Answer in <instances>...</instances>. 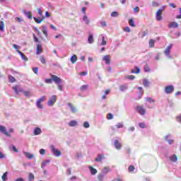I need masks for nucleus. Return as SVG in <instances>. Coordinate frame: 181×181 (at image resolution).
Instances as JSON below:
<instances>
[{
    "mask_svg": "<svg viewBox=\"0 0 181 181\" xmlns=\"http://www.w3.org/2000/svg\"><path fill=\"white\" fill-rule=\"evenodd\" d=\"M50 76L52 78L53 81L55 83V84L58 85V89L59 90V91H63V86H62V79L54 74H50Z\"/></svg>",
    "mask_w": 181,
    "mask_h": 181,
    "instance_id": "obj_1",
    "label": "nucleus"
},
{
    "mask_svg": "<svg viewBox=\"0 0 181 181\" xmlns=\"http://www.w3.org/2000/svg\"><path fill=\"white\" fill-rule=\"evenodd\" d=\"M175 91V87L173 85H168L165 87L164 93L165 94H172Z\"/></svg>",
    "mask_w": 181,
    "mask_h": 181,
    "instance_id": "obj_2",
    "label": "nucleus"
},
{
    "mask_svg": "<svg viewBox=\"0 0 181 181\" xmlns=\"http://www.w3.org/2000/svg\"><path fill=\"white\" fill-rule=\"evenodd\" d=\"M136 110L141 115H145L146 114V110L144 108V106H137Z\"/></svg>",
    "mask_w": 181,
    "mask_h": 181,
    "instance_id": "obj_3",
    "label": "nucleus"
},
{
    "mask_svg": "<svg viewBox=\"0 0 181 181\" xmlns=\"http://www.w3.org/2000/svg\"><path fill=\"white\" fill-rule=\"evenodd\" d=\"M56 101H57V97L56 96V95H54L52 96L51 98H49L48 101V105H49L50 107L54 105Z\"/></svg>",
    "mask_w": 181,
    "mask_h": 181,
    "instance_id": "obj_4",
    "label": "nucleus"
},
{
    "mask_svg": "<svg viewBox=\"0 0 181 181\" xmlns=\"http://www.w3.org/2000/svg\"><path fill=\"white\" fill-rule=\"evenodd\" d=\"M50 148L55 156L57 157L62 156V151L56 149V148H54V146H51Z\"/></svg>",
    "mask_w": 181,
    "mask_h": 181,
    "instance_id": "obj_5",
    "label": "nucleus"
},
{
    "mask_svg": "<svg viewBox=\"0 0 181 181\" xmlns=\"http://www.w3.org/2000/svg\"><path fill=\"white\" fill-rule=\"evenodd\" d=\"M163 10H158L156 14V21L160 22L163 19V16H162V12Z\"/></svg>",
    "mask_w": 181,
    "mask_h": 181,
    "instance_id": "obj_6",
    "label": "nucleus"
},
{
    "mask_svg": "<svg viewBox=\"0 0 181 181\" xmlns=\"http://www.w3.org/2000/svg\"><path fill=\"white\" fill-rule=\"evenodd\" d=\"M173 47V45L170 44L166 49L164 51V54L165 56H170V50H172V47Z\"/></svg>",
    "mask_w": 181,
    "mask_h": 181,
    "instance_id": "obj_7",
    "label": "nucleus"
},
{
    "mask_svg": "<svg viewBox=\"0 0 181 181\" xmlns=\"http://www.w3.org/2000/svg\"><path fill=\"white\" fill-rule=\"evenodd\" d=\"M0 132H2L6 136H11V134L6 132V127L5 126H0Z\"/></svg>",
    "mask_w": 181,
    "mask_h": 181,
    "instance_id": "obj_8",
    "label": "nucleus"
},
{
    "mask_svg": "<svg viewBox=\"0 0 181 181\" xmlns=\"http://www.w3.org/2000/svg\"><path fill=\"white\" fill-rule=\"evenodd\" d=\"M103 62H105L106 64L110 65L111 64V56L110 55H105L103 57Z\"/></svg>",
    "mask_w": 181,
    "mask_h": 181,
    "instance_id": "obj_9",
    "label": "nucleus"
},
{
    "mask_svg": "<svg viewBox=\"0 0 181 181\" xmlns=\"http://www.w3.org/2000/svg\"><path fill=\"white\" fill-rule=\"evenodd\" d=\"M17 53L21 56V59L24 60V62H29V59L23 54V52H21L20 50H17Z\"/></svg>",
    "mask_w": 181,
    "mask_h": 181,
    "instance_id": "obj_10",
    "label": "nucleus"
},
{
    "mask_svg": "<svg viewBox=\"0 0 181 181\" xmlns=\"http://www.w3.org/2000/svg\"><path fill=\"white\" fill-rule=\"evenodd\" d=\"M180 26V25L179 23H177V22H171V23H170V24L168 25V28H169L170 29L179 28Z\"/></svg>",
    "mask_w": 181,
    "mask_h": 181,
    "instance_id": "obj_11",
    "label": "nucleus"
},
{
    "mask_svg": "<svg viewBox=\"0 0 181 181\" xmlns=\"http://www.w3.org/2000/svg\"><path fill=\"white\" fill-rule=\"evenodd\" d=\"M42 52H43L42 45L40 44L37 45L35 54H40V53H42Z\"/></svg>",
    "mask_w": 181,
    "mask_h": 181,
    "instance_id": "obj_12",
    "label": "nucleus"
},
{
    "mask_svg": "<svg viewBox=\"0 0 181 181\" xmlns=\"http://www.w3.org/2000/svg\"><path fill=\"white\" fill-rule=\"evenodd\" d=\"M114 144L116 149L119 150L121 149V148H122V145H121L120 142L118 140H115Z\"/></svg>",
    "mask_w": 181,
    "mask_h": 181,
    "instance_id": "obj_13",
    "label": "nucleus"
},
{
    "mask_svg": "<svg viewBox=\"0 0 181 181\" xmlns=\"http://www.w3.org/2000/svg\"><path fill=\"white\" fill-rule=\"evenodd\" d=\"M131 73H132L133 74H139V73H141V69H139V67L135 66L134 69H132Z\"/></svg>",
    "mask_w": 181,
    "mask_h": 181,
    "instance_id": "obj_14",
    "label": "nucleus"
},
{
    "mask_svg": "<svg viewBox=\"0 0 181 181\" xmlns=\"http://www.w3.org/2000/svg\"><path fill=\"white\" fill-rule=\"evenodd\" d=\"M45 19H46V17H45V16H42L41 19L34 17V21L35 22H36V23H41L42 22H43V21H45Z\"/></svg>",
    "mask_w": 181,
    "mask_h": 181,
    "instance_id": "obj_15",
    "label": "nucleus"
},
{
    "mask_svg": "<svg viewBox=\"0 0 181 181\" xmlns=\"http://www.w3.org/2000/svg\"><path fill=\"white\" fill-rule=\"evenodd\" d=\"M24 155H25L28 159H33V158H35V155L31 154L30 153L28 152H24Z\"/></svg>",
    "mask_w": 181,
    "mask_h": 181,
    "instance_id": "obj_16",
    "label": "nucleus"
},
{
    "mask_svg": "<svg viewBox=\"0 0 181 181\" xmlns=\"http://www.w3.org/2000/svg\"><path fill=\"white\" fill-rule=\"evenodd\" d=\"M69 107H70L71 112L75 114V112H77V109H76V107H74V105H73V104L69 103H68Z\"/></svg>",
    "mask_w": 181,
    "mask_h": 181,
    "instance_id": "obj_17",
    "label": "nucleus"
},
{
    "mask_svg": "<svg viewBox=\"0 0 181 181\" xmlns=\"http://www.w3.org/2000/svg\"><path fill=\"white\" fill-rule=\"evenodd\" d=\"M40 134H42V129L39 127H36L34 129V135H40Z\"/></svg>",
    "mask_w": 181,
    "mask_h": 181,
    "instance_id": "obj_18",
    "label": "nucleus"
},
{
    "mask_svg": "<svg viewBox=\"0 0 181 181\" xmlns=\"http://www.w3.org/2000/svg\"><path fill=\"white\" fill-rule=\"evenodd\" d=\"M89 170L90 172V175H96L97 174V169L94 168L93 167L89 166Z\"/></svg>",
    "mask_w": 181,
    "mask_h": 181,
    "instance_id": "obj_19",
    "label": "nucleus"
},
{
    "mask_svg": "<svg viewBox=\"0 0 181 181\" xmlns=\"http://www.w3.org/2000/svg\"><path fill=\"white\" fill-rule=\"evenodd\" d=\"M13 90H14L16 94H19V93H23V90L21 88L18 89V86L13 87Z\"/></svg>",
    "mask_w": 181,
    "mask_h": 181,
    "instance_id": "obj_20",
    "label": "nucleus"
},
{
    "mask_svg": "<svg viewBox=\"0 0 181 181\" xmlns=\"http://www.w3.org/2000/svg\"><path fill=\"white\" fill-rule=\"evenodd\" d=\"M83 21L86 23V25H90L91 23V21L88 19V17H87V15H84L83 16Z\"/></svg>",
    "mask_w": 181,
    "mask_h": 181,
    "instance_id": "obj_21",
    "label": "nucleus"
},
{
    "mask_svg": "<svg viewBox=\"0 0 181 181\" xmlns=\"http://www.w3.org/2000/svg\"><path fill=\"white\" fill-rule=\"evenodd\" d=\"M77 62V55L74 54L71 57V62L74 64V63H76Z\"/></svg>",
    "mask_w": 181,
    "mask_h": 181,
    "instance_id": "obj_22",
    "label": "nucleus"
},
{
    "mask_svg": "<svg viewBox=\"0 0 181 181\" xmlns=\"http://www.w3.org/2000/svg\"><path fill=\"white\" fill-rule=\"evenodd\" d=\"M170 160L172 162H177V156L176 154L173 155L170 157Z\"/></svg>",
    "mask_w": 181,
    "mask_h": 181,
    "instance_id": "obj_23",
    "label": "nucleus"
},
{
    "mask_svg": "<svg viewBox=\"0 0 181 181\" xmlns=\"http://www.w3.org/2000/svg\"><path fill=\"white\" fill-rule=\"evenodd\" d=\"M103 156L101 154H98V157L95 159L96 162H102L103 161Z\"/></svg>",
    "mask_w": 181,
    "mask_h": 181,
    "instance_id": "obj_24",
    "label": "nucleus"
},
{
    "mask_svg": "<svg viewBox=\"0 0 181 181\" xmlns=\"http://www.w3.org/2000/svg\"><path fill=\"white\" fill-rule=\"evenodd\" d=\"M1 179L3 181H6L8 180V172H6L3 174Z\"/></svg>",
    "mask_w": 181,
    "mask_h": 181,
    "instance_id": "obj_25",
    "label": "nucleus"
},
{
    "mask_svg": "<svg viewBox=\"0 0 181 181\" xmlns=\"http://www.w3.org/2000/svg\"><path fill=\"white\" fill-rule=\"evenodd\" d=\"M69 127H76L77 126V122L76 120H72L69 123Z\"/></svg>",
    "mask_w": 181,
    "mask_h": 181,
    "instance_id": "obj_26",
    "label": "nucleus"
},
{
    "mask_svg": "<svg viewBox=\"0 0 181 181\" xmlns=\"http://www.w3.org/2000/svg\"><path fill=\"white\" fill-rule=\"evenodd\" d=\"M8 80H9L10 83H15L16 81V79L15 78V77H13L11 75L8 76Z\"/></svg>",
    "mask_w": 181,
    "mask_h": 181,
    "instance_id": "obj_27",
    "label": "nucleus"
},
{
    "mask_svg": "<svg viewBox=\"0 0 181 181\" xmlns=\"http://www.w3.org/2000/svg\"><path fill=\"white\" fill-rule=\"evenodd\" d=\"M120 91H125V90H128V86L127 85H122L119 86Z\"/></svg>",
    "mask_w": 181,
    "mask_h": 181,
    "instance_id": "obj_28",
    "label": "nucleus"
},
{
    "mask_svg": "<svg viewBox=\"0 0 181 181\" xmlns=\"http://www.w3.org/2000/svg\"><path fill=\"white\" fill-rule=\"evenodd\" d=\"M88 43L91 44L93 43L94 42V37H93V35H90L88 38Z\"/></svg>",
    "mask_w": 181,
    "mask_h": 181,
    "instance_id": "obj_29",
    "label": "nucleus"
},
{
    "mask_svg": "<svg viewBox=\"0 0 181 181\" xmlns=\"http://www.w3.org/2000/svg\"><path fill=\"white\" fill-rule=\"evenodd\" d=\"M149 47H155V40L151 39L149 40Z\"/></svg>",
    "mask_w": 181,
    "mask_h": 181,
    "instance_id": "obj_30",
    "label": "nucleus"
},
{
    "mask_svg": "<svg viewBox=\"0 0 181 181\" xmlns=\"http://www.w3.org/2000/svg\"><path fill=\"white\" fill-rule=\"evenodd\" d=\"M4 29H5V23L4 21H1L0 23V30L1 32H4Z\"/></svg>",
    "mask_w": 181,
    "mask_h": 181,
    "instance_id": "obj_31",
    "label": "nucleus"
},
{
    "mask_svg": "<svg viewBox=\"0 0 181 181\" xmlns=\"http://www.w3.org/2000/svg\"><path fill=\"white\" fill-rule=\"evenodd\" d=\"M139 127L142 129L148 128V126L144 122H140L139 123Z\"/></svg>",
    "mask_w": 181,
    "mask_h": 181,
    "instance_id": "obj_32",
    "label": "nucleus"
},
{
    "mask_svg": "<svg viewBox=\"0 0 181 181\" xmlns=\"http://www.w3.org/2000/svg\"><path fill=\"white\" fill-rule=\"evenodd\" d=\"M40 60L42 64H46V58H45L44 56H41L40 57Z\"/></svg>",
    "mask_w": 181,
    "mask_h": 181,
    "instance_id": "obj_33",
    "label": "nucleus"
},
{
    "mask_svg": "<svg viewBox=\"0 0 181 181\" xmlns=\"http://www.w3.org/2000/svg\"><path fill=\"white\" fill-rule=\"evenodd\" d=\"M35 179V175H33V173H29V175H28V180L29 181H32Z\"/></svg>",
    "mask_w": 181,
    "mask_h": 181,
    "instance_id": "obj_34",
    "label": "nucleus"
},
{
    "mask_svg": "<svg viewBox=\"0 0 181 181\" xmlns=\"http://www.w3.org/2000/svg\"><path fill=\"white\" fill-rule=\"evenodd\" d=\"M168 138H169V136H166L165 137V141H168L169 145H172L175 142V141H173V139L168 140Z\"/></svg>",
    "mask_w": 181,
    "mask_h": 181,
    "instance_id": "obj_35",
    "label": "nucleus"
},
{
    "mask_svg": "<svg viewBox=\"0 0 181 181\" xmlns=\"http://www.w3.org/2000/svg\"><path fill=\"white\" fill-rule=\"evenodd\" d=\"M45 100H46V96H42L41 98L37 100V102L43 103Z\"/></svg>",
    "mask_w": 181,
    "mask_h": 181,
    "instance_id": "obj_36",
    "label": "nucleus"
},
{
    "mask_svg": "<svg viewBox=\"0 0 181 181\" xmlns=\"http://www.w3.org/2000/svg\"><path fill=\"white\" fill-rule=\"evenodd\" d=\"M101 46H105L107 45V41H105V37L104 36L102 37V42H100Z\"/></svg>",
    "mask_w": 181,
    "mask_h": 181,
    "instance_id": "obj_37",
    "label": "nucleus"
},
{
    "mask_svg": "<svg viewBox=\"0 0 181 181\" xmlns=\"http://www.w3.org/2000/svg\"><path fill=\"white\" fill-rule=\"evenodd\" d=\"M42 33L47 37V30H46V26L45 25H42Z\"/></svg>",
    "mask_w": 181,
    "mask_h": 181,
    "instance_id": "obj_38",
    "label": "nucleus"
},
{
    "mask_svg": "<svg viewBox=\"0 0 181 181\" xmlns=\"http://www.w3.org/2000/svg\"><path fill=\"white\" fill-rule=\"evenodd\" d=\"M45 83H47V84H52L53 83V78L51 77V78H46Z\"/></svg>",
    "mask_w": 181,
    "mask_h": 181,
    "instance_id": "obj_39",
    "label": "nucleus"
},
{
    "mask_svg": "<svg viewBox=\"0 0 181 181\" xmlns=\"http://www.w3.org/2000/svg\"><path fill=\"white\" fill-rule=\"evenodd\" d=\"M129 23L132 28H135V22L134 21V19H130Z\"/></svg>",
    "mask_w": 181,
    "mask_h": 181,
    "instance_id": "obj_40",
    "label": "nucleus"
},
{
    "mask_svg": "<svg viewBox=\"0 0 181 181\" xmlns=\"http://www.w3.org/2000/svg\"><path fill=\"white\" fill-rule=\"evenodd\" d=\"M114 118V115H112V113H108L107 115V119L110 120V119H112Z\"/></svg>",
    "mask_w": 181,
    "mask_h": 181,
    "instance_id": "obj_41",
    "label": "nucleus"
},
{
    "mask_svg": "<svg viewBox=\"0 0 181 181\" xmlns=\"http://www.w3.org/2000/svg\"><path fill=\"white\" fill-rule=\"evenodd\" d=\"M36 105L37 108H40V110H43V105H42V103L36 102Z\"/></svg>",
    "mask_w": 181,
    "mask_h": 181,
    "instance_id": "obj_42",
    "label": "nucleus"
},
{
    "mask_svg": "<svg viewBox=\"0 0 181 181\" xmlns=\"http://www.w3.org/2000/svg\"><path fill=\"white\" fill-rule=\"evenodd\" d=\"M159 6V3L157 1H152V7L153 8H158Z\"/></svg>",
    "mask_w": 181,
    "mask_h": 181,
    "instance_id": "obj_43",
    "label": "nucleus"
},
{
    "mask_svg": "<svg viewBox=\"0 0 181 181\" xmlns=\"http://www.w3.org/2000/svg\"><path fill=\"white\" fill-rule=\"evenodd\" d=\"M98 180H99V181L104 180V175L103 174H99L98 175Z\"/></svg>",
    "mask_w": 181,
    "mask_h": 181,
    "instance_id": "obj_44",
    "label": "nucleus"
},
{
    "mask_svg": "<svg viewBox=\"0 0 181 181\" xmlns=\"http://www.w3.org/2000/svg\"><path fill=\"white\" fill-rule=\"evenodd\" d=\"M143 84L144 87H149V82L146 79L144 80Z\"/></svg>",
    "mask_w": 181,
    "mask_h": 181,
    "instance_id": "obj_45",
    "label": "nucleus"
},
{
    "mask_svg": "<svg viewBox=\"0 0 181 181\" xmlns=\"http://www.w3.org/2000/svg\"><path fill=\"white\" fill-rule=\"evenodd\" d=\"M87 88H88V85H83L81 86V91H85Z\"/></svg>",
    "mask_w": 181,
    "mask_h": 181,
    "instance_id": "obj_46",
    "label": "nucleus"
},
{
    "mask_svg": "<svg viewBox=\"0 0 181 181\" xmlns=\"http://www.w3.org/2000/svg\"><path fill=\"white\" fill-rule=\"evenodd\" d=\"M118 15H119L118 12H117V11H113L111 13L112 18H117V16H118Z\"/></svg>",
    "mask_w": 181,
    "mask_h": 181,
    "instance_id": "obj_47",
    "label": "nucleus"
},
{
    "mask_svg": "<svg viewBox=\"0 0 181 181\" xmlns=\"http://www.w3.org/2000/svg\"><path fill=\"white\" fill-rule=\"evenodd\" d=\"M25 15L28 16V19H33L32 12L28 11L25 13Z\"/></svg>",
    "mask_w": 181,
    "mask_h": 181,
    "instance_id": "obj_48",
    "label": "nucleus"
},
{
    "mask_svg": "<svg viewBox=\"0 0 181 181\" xmlns=\"http://www.w3.org/2000/svg\"><path fill=\"white\" fill-rule=\"evenodd\" d=\"M129 172H134L135 170V167L134 165H130L128 168Z\"/></svg>",
    "mask_w": 181,
    "mask_h": 181,
    "instance_id": "obj_49",
    "label": "nucleus"
},
{
    "mask_svg": "<svg viewBox=\"0 0 181 181\" xmlns=\"http://www.w3.org/2000/svg\"><path fill=\"white\" fill-rule=\"evenodd\" d=\"M151 68H149V65L146 64L144 66V71L148 73V71H150Z\"/></svg>",
    "mask_w": 181,
    "mask_h": 181,
    "instance_id": "obj_50",
    "label": "nucleus"
},
{
    "mask_svg": "<svg viewBox=\"0 0 181 181\" xmlns=\"http://www.w3.org/2000/svg\"><path fill=\"white\" fill-rule=\"evenodd\" d=\"M47 163H50V160H47L43 162V163H42V165H41L42 168H45V166H46V165H47Z\"/></svg>",
    "mask_w": 181,
    "mask_h": 181,
    "instance_id": "obj_51",
    "label": "nucleus"
},
{
    "mask_svg": "<svg viewBox=\"0 0 181 181\" xmlns=\"http://www.w3.org/2000/svg\"><path fill=\"white\" fill-rule=\"evenodd\" d=\"M146 101H148V103H155V100L151 98H146Z\"/></svg>",
    "mask_w": 181,
    "mask_h": 181,
    "instance_id": "obj_52",
    "label": "nucleus"
},
{
    "mask_svg": "<svg viewBox=\"0 0 181 181\" xmlns=\"http://www.w3.org/2000/svg\"><path fill=\"white\" fill-rule=\"evenodd\" d=\"M84 128H90V124L88 122L83 123Z\"/></svg>",
    "mask_w": 181,
    "mask_h": 181,
    "instance_id": "obj_53",
    "label": "nucleus"
},
{
    "mask_svg": "<svg viewBox=\"0 0 181 181\" xmlns=\"http://www.w3.org/2000/svg\"><path fill=\"white\" fill-rule=\"evenodd\" d=\"M33 71L35 73V74H37V72L39 71V68L33 67Z\"/></svg>",
    "mask_w": 181,
    "mask_h": 181,
    "instance_id": "obj_54",
    "label": "nucleus"
},
{
    "mask_svg": "<svg viewBox=\"0 0 181 181\" xmlns=\"http://www.w3.org/2000/svg\"><path fill=\"white\" fill-rule=\"evenodd\" d=\"M117 128H124V124L122 123H117L116 125Z\"/></svg>",
    "mask_w": 181,
    "mask_h": 181,
    "instance_id": "obj_55",
    "label": "nucleus"
},
{
    "mask_svg": "<svg viewBox=\"0 0 181 181\" xmlns=\"http://www.w3.org/2000/svg\"><path fill=\"white\" fill-rule=\"evenodd\" d=\"M37 12H38V14L40 15V16L43 17V11H42L41 8H37Z\"/></svg>",
    "mask_w": 181,
    "mask_h": 181,
    "instance_id": "obj_56",
    "label": "nucleus"
},
{
    "mask_svg": "<svg viewBox=\"0 0 181 181\" xmlns=\"http://www.w3.org/2000/svg\"><path fill=\"white\" fill-rule=\"evenodd\" d=\"M176 119H177V122H181V114H180L179 115H177L176 117Z\"/></svg>",
    "mask_w": 181,
    "mask_h": 181,
    "instance_id": "obj_57",
    "label": "nucleus"
},
{
    "mask_svg": "<svg viewBox=\"0 0 181 181\" xmlns=\"http://www.w3.org/2000/svg\"><path fill=\"white\" fill-rule=\"evenodd\" d=\"M169 6H170V8H173V9H175V8H176V4H175L174 3H170Z\"/></svg>",
    "mask_w": 181,
    "mask_h": 181,
    "instance_id": "obj_58",
    "label": "nucleus"
},
{
    "mask_svg": "<svg viewBox=\"0 0 181 181\" xmlns=\"http://www.w3.org/2000/svg\"><path fill=\"white\" fill-rule=\"evenodd\" d=\"M134 13H138V12H139V7L136 6V7L134 8Z\"/></svg>",
    "mask_w": 181,
    "mask_h": 181,
    "instance_id": "obj_59",
    "label": "nucleus"
},
{
    "mask_svg": "<svg viewBox=\"0 0 181 181\" xmlns=\"http://www.w3.org/2000/svg\"><path fill=\"white\" fill-rule=\"evenodd\" d=\"M40 155H45L46 153V150L42 148L40 150Z\"/></svg>",
    "mask_w": 181,
    "mask_h": 181,
    "instance_id": "obj_60",
    "label": "nucleus"
},
{
    "mask_svg": "<svg viewBox=\"0 0 181 181\" xmlns=\"http://www.w3.org/2000/svg\"><path fill=\"white\" fill-rule=\"evenodd\" d=\"M13 49H16V52H18V50H19L18 49H19V46L16 45V44H13Z\"/></svg>",
    "mask_w": 181,
    "mask_h": 181,
    "instance_id": "obj_61",
    "label": "nucleus"
},
{
    "mask_svg": "<svg viewBox=\"0 0 181 181\" xmlns=\"http://www.w3.org/2000/svg\"><path fill=\"white\" fill-rule=\"evenodd\" d=\"M124 32H127V33L131 32V29L129 28V27L124 28Z\"/></svg>",
    "mask_w": 181,
    "mask_h": 181,
    "instance_id": "obj_62",
    "label": "nucleus"
},
{
    "mask_svg": "<svg viewBox=\"0 0 181 181\" xmlns=\"http://www.w3.org/2000/svg\"><path fill=\"white\" fill-rule=\"evenodd\" d=\"M100 25H101V26L106 27L107 26V22L101 21Z\"/></svg>",
    "mask_w": 181,
    "mask_h": 181,
    "instance_id": "obj_63",
    "label": "nucleus"
},
{
    "mask_svg": "<svg viewBox=\"0 0 181 181\" xmlns=\"http://www.w3.org/2000/svg\"><path fill=\"white\" fill-rule=\"evenodd\" d=\"M14 181H25V180L22 177L16 178Z\"/></svg>",
    "mask_w": 181,
    "mask_h": 181,
    "instance_id": "obj_64",
    "label": "nucleus"
}]
</instances>
